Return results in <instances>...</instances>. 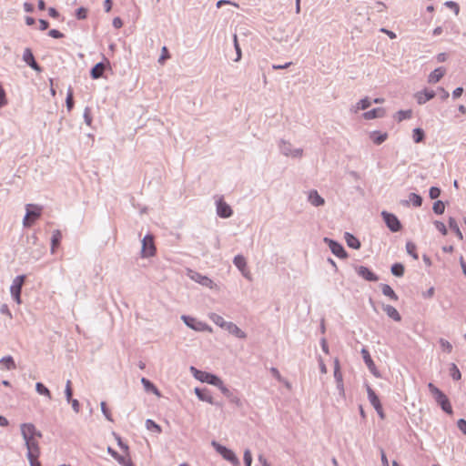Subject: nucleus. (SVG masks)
<instances>
[{
    "label": "nucleus",
    "mask_w": 466,
    "mask_h": 466,
    "mask_svg": "<svg viewBox=\"0 0 466 466\" xmlns=\"http://www.w3.org/2000/svg\"><path fill=\"white\" fill-rule=\"evenodd\" d=\"M428 388L433 395L436 402L441 407L442 410L451 414L452 412V408L447 396L431 382L428 384Z\"/></svg>",
    "instance_id": "nucleus-1"
},
{
    "label": "nucleus",
    "mask_w": 466,
    "mask_h": 466,
    "mask_svg": "<svg viewBox=\"0 0 466 466\" xmlns=\"http://www.w3.org/2000/svg\"><path fill=\"white\" fill-rule=\"evenodd\" d=\"M278 147L280 154L287 157L301 158L304 152L300 147L294 148L289 141L283 138L278 141Z\"/></svg>",
    "instance_id": "nucleus-2"
},
{
    "label": "nucleus",
    "mask_w": 466,
    "mask_h": 466,
    "mask_svg": "<svg viewBox=\"0 0 466 466\" xmlns=\"http://www.w3.org/2000/svg\"><path fill=\"white\" fill-rule=\"evenodd\" d=\"M211 445L218 453H219L226 461H229L233 466L240 465L238 458L230 449L219 444L216 441H212Z\"/></svg>",
    "instance_id": "nucleus-3"
},
{
    "label": "nucleus",
    "mask_w": 466,
    "mask_h": 466,
    "mask_svg": "<svg viewBox=\"0 0 466 466\" xmlns=\"http://www.w3.org/2000/svg\"><path fill=\"white\" fill-rule=\"evenodd\" d=\"M181 319L188 328L195 331H212V328L207 323L200 321L191 316L182 315Z\"/></svg>",
    "instance_id": "nucleus-4"
},
{
    "label": "nucleus",
    "mask_w": 466,
    "mask_h": 466,
    "mask_svg": "<svg viewBox=\"0 0 466 466\" xmlns=\"http://www.w3.org/2000/svg\"><path fill=\"white\" fill-rule=\"evenodd\" d=\"M156 253V247L154 238L152 235L147 234L142 239L141 257L150 258Z\"/></svg>",
    "instance_id": "nucleus-5"
},
{
    "label": "nucleus",
    "mask_w": 466,
    "mask_h": 466,
    "mask_svg": "<svg viewBox=\"0 0 466 466\" xmlns=\"http://www.w3.org/2000/svg\"><path fill=\"white\" fill-rule=\"evenodd\" d=\"M381 217L391 232H398L401 229L400 221L394 214L388 211H382Z\"/></svg>",
    "instance_id": "nucleus-6"
},
{
    "label": "nucleus",
    "mask_w": 466,
    "mask_h": 466,
    "mask_svg": "<svg viewBox=\"0 0 466 466\" xmlns=\"http://www.w3.org/2000/svg\"><path fill=\"white\" fill-rule=\"evenodd\" d=\"M25 279V275L16 276L13 279L12 285L10 287L11 295H12L13 299L18 304L21 303L20 295H21L22 286L24 284Z\"/></svg>",
    "instance_id": "nucleus-7"
},
{
    "label": "nucleus",
    "mask_w": 466,
    "mask_h": 466,
    "mask_svg": "<svg viewBox=\"0 0 466 466\" xmlns=\"http://www.w3.org/2000/svg\"><path fill=\"white\" fill-rule=\"evenodd\" d=\"M25 446L27 450L26 458L27 459H35L39 458L41 455V449L39 445V441L36 439H32L30 441H25Z\"/></svg>",
    "instance_id": "nucleus-8"
},
{
    "label": "nucleus",
    "mask_w": 466,
    "mask_h": 466,
    "mask_svg": "<svg viewBox=\"0 0 466 466\" xmlns=\"http://www.w3.org/2000/svg\"><path fill=\"white\" fill-rule=\"evenodd\" d=\"M324 241L325 243L328 244L330 251L338 258H346L348 257L346 250L344 249L343 246L340 243L329 238H325Z\"/></svg>",
    "instance_id": "nucleus-9"
},
{
    "label": "nucleus",
    "mask_w": 466,
    "mask_h": 466,
    "mask_svg": "<svg viewBox=\"0 0 466 466\" xmlns=\"http://www.w3.org/2000/svg\"><path fill=\"white\" fill-rule=\"evenodd\" d=\"M233 264L238 268V269L241 272L242 276L248 280H251V273L247 268V261L244 256L238 254L234 257Z\"/></svg>",
    "instance_id": "nucleus-10"
},
{
    "label": "nucleus",
    "mask_w": 466,
    "mask_h": 466,
    "mask_svg": "<svg viewBox=\"0 0 466 466\" xmlns=\"http://www.w3.org/2000/svg\"><path fill=\"white\" fill-rule=\"evenodd\" d=\"M354 269L359 277L367 281L375 282L379 280V277L365 266L356 265L354 266Z\"/></svg>",
    "instance_id": "nucleus-11"
},
{
    "label": "nucleus",
    "mask_w": 466,
    "mask_h": 466,
    "mask_svg": "<svg viewBox=\"0 0 466 466\" xmlns=\"http://www.w3.org/2000/svg\"><path fill=\"white\" fill-rule=\"evenodd\" d=\"M188 277L195 282H197L204 287L213 289L215 286V283L211 279H209L207 276L201 275L198 272L190 270L188 273Z\"/></svg>",
    "instance_id": "nucleus-12"
},
{
    "label": "nucleus",
    "mask_w": 466,
    "mask_h": 466,
    "mask_svg": "<svg viewBox=\"0 0 466 466\" xmlns=\"http://www.w3.org/2000/svg\"><path fill=\"white\" fill-rule=\"evenodd\" d=\"M218 388L221 393L229 400V402L235 404L237 407H242L243 403L239 397L235 392L230 390L227 386H225L223 381Z\"/></svg>",
    "instance_id": "nucleus-13"
},
{
    "label": "nucleus",
    "mask_w": 466,
    "mask_h": 466,
    "mask_svg": "<svg viewBox=\"0 0 466 466\" xmlns=\"http://www.w3.org/2000/svg\"><path fill=\"white\" fill-rule=\"evenodd\" d=\"M217 215L222 218H230L233 214L232 208L221 198L216 202Z\"/></svg>",
    "instance_id": "nucleus-14"
},
{
    "label": "nucleus",
    "mask_w": 466,
    "mask_h": 466,
    "mask_svg": "<svg viewBox=\"0 0 466 466\" xmlns=\"http://www.w3.org/2000/svg\"><path fill=\"white\" fill-rule=\"evenodd\" d=\"M360 353L362 355L363 360H364L366 366L368 367L369 370L376 378H380V373L377 370L376 365H375L374 361L372 360V359H371V357L370 355L369 350L367 349H365V348H362Z\"/></svg>",
    "instance_id": "nucleus-15"
},
{
    "label": "nucleus",
    "mask_w": 466,
    "mask_h": 466,
    "mask_svg": "<svg viewBox=\"0 0 466 466\" xmlns=\"http://www.w3.org/2000/svg\"><path fill=\"white\" fill-rule=\"evenodd\" d=\"M23 61L29 66L32 69L35 71L40 72L41 67L36 63L34 55L32 53V50L30 48H25L23 53Z\"/></svg>",
    "instance_id": "nucleus-16"
},
{
    "label": "nucleus",
    "mask_w": 466,
    "mask_h": 466,
    "mask_svg": "<svg viewBox=\"0 0 466 466\" xmlns=\"http://www.w3.org/2000/svg\"><path fill=\"white\" fill-rule=\"evenodd\" d=\"M198 380L201 382H206L216 387H218L222 382V380L219 377L206 371H202V373H200V377H198Z\"/></svg>",
    "instance_id": "nucleus-17"
},
{
    "label": "nucleus",
    "mask_w": 466,
    "mask_h": 466,
    "mask_svg": "<svg viewBox=\"0 0 466 466\" xmlns=\"http://www.w3.org/2000/svg\"><path fill=\"white\" fill-rule=\"evenodd\" d=\"M436 96V93L433 90H429L427 88L417 92L415 94V98L419 105H423L429 100L432 99Z\"/></svg>",
    "instance_id": "nucleus-18"
},
{
    "label": "nucleus",
    "mask_w": 466,
    "mask_h": 466,
    "mask_svg": "<svg viewBox=\"0 0 466 466\" xmlns=\"http://www.w3.org/2000/svg\"><path fill=\"white\" fill-rule=\"evenodd\" d=\"M20 431L24 441H30L34 439L35 425L30 422L22 423L20 425Z\"/></svg>",
    "instance_id": "nucleus-19"
},
{
    "label": "nucleus",
    "mask_w": 466,
    "mask_h": 466,
    "mask_svg": "<svg viewBox=\"0 0 466 466\" xmlns=\"http://www.w3.org/2000/svg\"><path fill=\"white\" fill-rule=\"evenodd\" d=\"M308 201L313 207H321L325 204V199L315 189H312L309 192Z\"/></svg>",
    "instance_id": "nucleus-20"
},
{
    "label": "nucleus",
    "mask_w": 466,
    "mask_h": 466,
    "mask_svg": "<svg viewBox=\"0 0 466 466\" xmlns=\"http://www.w3.org/2000/svg\"><path fill=\"white\" fill-rule=\"evenodd\" d=\"M446 69L442 66L434 69L428 76V82L430 84L438 83L445 75Z\"/></svg>",
    "instance_id": "nucleus-21"
},
{
    "label": "nucleus",
    "mask_w": 466,
    "mask_h": 466,
    "mask_svg": "<svg viewBox=\"0 0 466 466\" xmlns=\"http://www.w3.org/2000/svg\"><path fill=\"white\" fill-rule=\"evenodd\" d=\"M386 111L382 107H377L373 108L371 110H369L367 112L363 113V117L367 120L374 119V118H380L385 116Z\"/></svg>",
    "instance_id": "nucleus-22"
},
{
    "label": "nucleus",
    "mask_w": 466,
    "mask_h": 466,
    "mask_svg": "<svg viewBox=\"0 0 466 466\" xmlns=\"http://www.w3.org/2000/svg\"><path fill=\"white\" fill-rule=\"evenodd\" d=\"M107 452L117 461L119 464L122 466H133L130 459L127 458L126 456L118 454L115 450H113L111 447L107 448Z\"/></svg>",
    "instance_id": "nucleus-23"
},
{
    "label": "nucleus",
    "mask_w": 466,
    "mask_h": 466,
    "mask_svg": "<svg viewBox=\"0 0 466 466\" xmlns=\"http://www.w3.org/2000/svg\"><path fill=\"white\" fill-rule=\"evenodd\" d=\"M225 329L238 339H246L247 338V334L242 329H240L235 323L231 322V321L228 322Z\"/></svg>",
    "instance_id": "nucleus-24"
},
{
    "label": "nucleus",
    "mask_w": 466,
    "mask_h": 466,
    "mask_svg": "<svg viewBox=\"0 0 466 466\" xmlns=\"http://www.w3.org/2000/svg\"><path fill=\"white\" fill-rule=\"evenodd\" d=\"M106 69V65L103 62L96 64L90 71V76L93 79H98L103 76Z\"/></svg>",
    "instance_id": "nucleus-25"
},
{
    "label": "nucleus",
    "mask_w": 466,
    "mask_h": 466,
    "mask_svg": "<svg viewBox=\"0 0 466 466\" xmlns=\"http://www.w3.org/2000/svg\"><path fill=\"white\" fill-rule=\"evenodd\" d=\"M383 310L388 315L389 318L392 319L395 321H400L401 316L399 311L391 305H383Z\"/></svg>",
    "instance_id": "nucleus-26"
},
{
    "label": "nucleus",
    "mask_w": 466,
    "mask_h": 466,
    "mask_svg": "<svg viewBox=\"0 0 466 466\" xmlns=\"http://www.w3.org/2000/svg\"><path fill=\"white\" fill-rule=\"evenodd\" d=\"M367 393H368V399L370 402V404L373 406L374 409H380L381 403L380 401L379 397L375 393V391L367 385Z\"/></svg>",
    "instance_id": "nucleus-27"
},
{
    "label": "nucleus",
    "mask_w": 466,
    "mask_h": 466,
    "mask_svg": "<svg viewBox=\"0 0 466 466\" xmlns=\"http://www.w3.org/2000/svg\"><path fill=\"white\" fill-rule=\"evenodd\" d=\"M344 238H345L347 245L350 248H354V249H359L360 248V240L355 236H353L351 233L345 232Z\"/></svg>",
    "instance_id": "nucleus-28"
},
{
    "label": "nucleus",
    "mask_w": 466,
    "mask_h": 466,
    "mask_svg": "<svg viewBox=\"0 0 466 466\" xmlns=\"http://www.w3.org/2000/svg\"><path fill=\"white\" fill-rule=\"evenodd\" d=\"M195 393L200 400L206 401L209 404H214L213 397L210 395V393L207 390H200L198 388H196Z\"/></svg>",
    "instance_id": "nucleus-29"
},
{
    "label": "nucleus",
    "mask_w": 466,
    "mask_h": 466,
    "mask_svg": "<svg viewBox=\"0 0 466 466\" xmlns=\"http://www.w3.org/2000/svg\"><path fill=\"white\" fill-rule=\"evenodd\" d=\"M0 365H3L2 369L6 370H12L16 368L15 362L12 356H5L0 360Z\"/></svg>",
    "instance_id": "nucleus-30"
},
{
    "label": "nucleus",
    "mask_w": 466,
    "mask_h": 466,
    "mask_svg": "<svg viewBox=\"0 0 466 466\" xmlns=\"http://www.w3.org/2000/svg\"><path fill=\"white\" fill-rule=\"evenodd\" d=\"M371 103H372L371 100L368 96H366V97L360 99L356 104V106H352V108L350 110L353 113H357L359 110H365L370 106Z\"/></svg>",
    "instance_id": "nucleus-31"
},
{
    "label": "nucleus",
    "mask_w": 466,
    "mask_h": 466,
    "mask_svg": "<svg viewBox=\"0 0 466 466\" xmlns=\"http://www.w3.org/2000/svg\"><path fill=\"white\" fill-rule=\"evenodd\" d=\"M25 208H26V212L31 213L30 218L33 220H35L36 218H38L41 216L42 208L37 205L27 204L25 206Z\"/></svg>",
    "instance_id": "nucleus-32"
},
{
    "label": "nucleus",
    "mask_w": 466,
    "mask_h": 466,
    "mask_svg": "<svg viewBox=\"0 0 466 466\" xmlns=\"http://www.w3.org/2000/svg\"><path fill=\"white\" fill-rule=\"evenodd\" d=\"M381 292L384 296L390 298L391 300L397 301L399 297L392 289V288L388 284H380Z\"/></svg>",
    "instance_id": "nucleus-33"
},
{
    "label": "nucleus",
    "mask_w": 466,
    "mask_h": 466,
    "mask_svg": "<svg viewBox=\"0 0 466 466\" xmlns=\"http://www.w3.org/2000/svg\"><path fill=\"white\" fill-rule=\"evenodd\" d=\"M62 239V234L60 230L56 229L53 231L51 238V253L54 254L56 252V248L59 246L60 241Z\"/></svg>",
    "instance_id": "nucleus-34"
},
{
    "label": "nucleus",
    "mask_w": 466,
    "mask_h": 466,
    "mask_svg": "<svg viewBox=\"0 0 466 466\" xmlns=\"http://www.w3.org/2000/svg\"><path fill=\"white\" fill-rule=\"evenodd\" d=\"M370 139L376 145L382 144L388 137L387 133H381L380 131H373L370 135Z\"/></svg>",
    "instance_id": "nucleus-35"
},
{
    "label": "nucleus",
    "mask_w": 466,
    "mask_h": 466,
    "mask_svg": "<svg viewBox=\"0 0 466 466\" xmlns=\"http://www.w3.org/2000/svg\"><path fill=\"white\" fill-rule=\"evenodd\" d=\"M141 383L143 384L146 391L152 392L157 396H160V391L149 380L142 378Z\"/></svg>",
    "instance_id": "nucleus-36"
},
{
    "label": "nucleus",
    "mask_w": 466,
    "mask_h": 466,
    "mask_svg": "<svg viewBox=\"0 0 466 466\" xmlns=\"http://www.w3.org/2000/svg\"><path fill=\"white\" fill-rule=\"evenodd\" d=\"M410 203L414 207H420L422 204V198L416 193H410L409 195V200L402 202V204L408 206Z\"/></svg>",
    "instance_id": "nucleus-37"
},
{
    "label": "nucleus",
    "mask_w": 466,
    "mask_h": 466,
    "mask_svg": "<svg viewBox=\"0 0 466 466\" xmlns=\"http://www.w3.org/2000/svg\"><path fill=\"white\" fill-rule=\"evenodd\" d=\"M209 319L216 324L218 325V327L222 328L225 329L227 324L228 321H226L223 317H221L220 315L217 314V313H210L208 315Z\"/></svg>",
    "instance_id": "nucleus-38"
},
{
    "label": "nucleus",
    "mask_w": 466,
    "mask_h": 466,
    "mask_svg": "<svg viewBox=\"0 0 466 466\" xmlns=\"http://www.w3.org/2000/svg\"><path fill=\"white\" fill-rule=\"evenodd\" d=\"M425 137V133L422 128L416 127L413 129L412 138L415 143H420Z\"/></svg>",
    "instance_id": "nucleus-39"
},
{
    "label": "nucleus",
    "mask_w": 466,
    "mask_h": 466,
    "mask_svg": "<svg viewBox=\"0 0 466 466\" xmlns=\"http://www.w3.org/2000/svg\"><path fill=\"white\" fill-rule=\"evenodd\" d=\"M35 390L38 394L44 395L47 397L49 400L51 399L50 390L41 382H37L35 384Z\"/></svg>",
    "instance_id": "nucleus-40"
},
{
    "label": "nucleus",
    "mask_w": 466,
    "mask_h": 466,
    "mask_svg": "<svg viewBox=\"0 0 466 466\" xmlns=\"http://www.w3.org/2000/svg\"><path fill=\"white\" fill-rule=\"evenodd\" d=\"M411 115H412V111L410 109L409 110H399L396 115H395V118L400 122L404 119H409L411 117Z\"/></svg>",
    "instance_id": "nucleus-41"
},
{
    "label": "nucleus",
    "mask_w": 466,
    "mask_h": 466,
    "mask_svg": "<svg viewBox=\"0 0 466 466\" xmlns=\"http://www.w3.org/2000/svg\"><path fill=\"white\" fill-rule=\"evenodd\" d=\"M449 226L452 229L460 239L463 238L462 233L459 228L456 220L453 218H449Z\"/></svg>",
    "instance_id": "nucleus-42"
},
{
    "label": "nucleus",
    "mask_w": 466,
    "mask_h": 466,
    "mask_svg": "<svg viewBox=\"0 0 466 466\" xmlns=\"http://www.w3.org/2000/svg\"><path fill=\"white\" fill-rule=\"evenodd\" d=\"M391 273L396 277H402L404 274V267L400 263H395L391 266Z\"/></svg>",
    "instance_id": "nucleus-43"
},
{
    "label": "nucleus",
    "mask_w": 466,
    "mask_h": 466,
    "mask_svg": "<svg viewBox=\"0 0 466 466\" xmlns=\"http://www.w3.org/2000/svg\"><path fill=\"white\" fill-rule=\"evenodd\" d=\"M406 251L409 255H410L414 259H418L419 256L416 252V245L410 241L406 243Z\"/></svg>",
    "instance_id": "nucleus-44"
},
{
    "label": "nucleus",
    "mask_w": 466,
    "mask_h": 466,
    "mask_svg": "<svg viewBox=\"0 0 466 466\" xmlns=\"http://www.w3.org/2000/svg\"><path fill=\"white\" fill-rule=\"evenodd\" d=\"M334 379L336 380V383L343 381V377L342 373L340 372V367L338 360H335L334 364Z\"/></svg>",
    "instance_id": "nucleus-45"
},
{
    "label": "nucleus",
    "mask_w": 466,
    "mask_h": 466,
    "mask_svg": "<svg viewBox=\"0 0 466 466\" xmlns=\"http://www.w3.org/2000/svg\"><path fill=\"white\" fill-rule=\"evenodd\" d=\"M432 209L435 214L441 215L445 210V205L441 200H437L434 202Z\"/></svg>",
    "instance_id": "nucleus-46"
},
{
    "label": "nucleus",
    "mask_w": 466,
    "mask_h": 466,
    "mask_svg": "<svg viewBox=\"0 0 466 466\" xmlns=\"http://www.w3.org/2000/svg\"><path fill=\"white\" fill-rule=\"evenodd\" d=\"M146 427L149 431H155L158 433L161 432V427L150 419L146 420Z\"/></svg>",
    "instance_id": "nucleus-47"
},
{
    "label": "nucleus",
    "mask_w": 466,
    "mask_h": 466,
    "mask_svg": "<svg viewBox=\"0 0 466 466\" xmlns=\"http://www.w3.org/2000/svg\"><path fill=\"white\" fill-rule=\"evenodd\" d=\"M66 107H67V109L69 111L74 106L73 91H72L71 87H69L68 90H67L66 98Z\"/></svg>",
    "instance_id": "nucleus-48"
},
{
    "label": "nucleus",
    "mask_w": 466,
    "mask_h": 466,
    "mask_svg": "<svg viewBox=\"0 0 466 466\" xmlns=\"http://www.w3.org/2000/svg\"><path fill=\"white\" fill-rule=\"evenodd\" d=\"M451 376L454 380H459L461 378V371L455 364H451Z\"/></svg>",
    "instance_id": "nucleus-49"
},
{
    "label": "nucleus",
    "mask_w": 466,
    "mask_h": 466,
    "mask_svg": "<svg viewBox=\"0 0 466 466\" xmlns=\"http://www.w3.org/2000/svg\"><path fill=\"white\" fill-rule=\"evenodd\" d=\"M100 406H101V411L104 414V416L106 417V419L109 421H113L112 415H111L110 411L108 410V409L106 408V402L102 401L100 403Z\"/></svg>",
    "instance_id": "nucleus-50"
},
{
    "label": "nucleus",
    "mask_w": 466,
    "mask_h": 466,
    "mask_svg": "<svg viewBox=\"0 0 466 466\" xmlns=\"http://www.w3.org/2000/svg\"><path fill=\"white\" fill-rule=\"evenodd\" d=\"M234 47L237 53V57L235 59L236 62L239 61L241 59V49L238 42L237 35H234Z\"/></svg>",
    "instance_id": "nucleus-51"
},
{
    "label": "nucleus",
    "mask_w": 466,
    "mask_h": 466,
    "mask_svg": "<svg viewBox=\"0 0 466 466\" xmlns=\"http://www.w3.org/2000/svg\"><path fill=\"white\" fill-rule=\"evenodd\" d=\"M86 15H87V9L86 8L79 7L78 9H76V16L77 19H79V20L86 19Z\"/></svg>",
    "instance_id": "nucleus-52"
},
{
    "label": "nucleus",
    "mask_w": 466,
    "mask_h": 466,
    "mask_svg": "<svg viewBox=\"0 0 466 466\" xmlns=\"http://www.w3.org/2000/svg\"><path fill=\"white\" fill-rule=\"evenodd\" d=\"M441 195V189L437 187H431L429 191V196L431 199H436Z\"/></svg>",
    "instance_id": "nucleus-53"
},
{
    "label": "nucleus",
    "mask_w": 466,
    "mask_h": 466,
    "mask_svg": "<svg viewBox=\"0 0 466 466\" xmlns=\"http://www.w3.org/2000/svg\"><path fill=\"white\" fill-rule=\"evenodd\" d=\"M243 459H244L245 466H251V463H252V455H251V452H250V451H249V450H246V451H244Z\"/></svg>",
    "instance_id": "nucleus-54"
},
{
    "label": "nucleus",
    "mask_w": 466,
    "mask_h": 466,
    "mask_svg": "<svg viewBox=\"0 0 466 466\" xmlns=\"http://www.w3.org/2000/svg\"><path fill=\"white\" fill-rule=\"evenodd\" d=\"M440 344L441 346V348L446 350L448 353L451 352L452 350V345L446 339H440Z\"/></svg>",
    "instance_id": "nucleus-55"
},
{
    "label": "nucleus",
    "mask_w": 466,
    "mask_h": 466,
    "mask_svg": "<svg viewBox=\"0 0 466 466\" xmlns=\"http://www.w3.org/2000/svg\"><path fill=\"white\" fill-rule=\"evenodd\" d=\"M434 225L436 227V228L443 235H447V228H446V226L444 225V223H442L441 221H438L436 220L434 222Z\"/></svg>",
    "instance_id": "nucleus-56"
},
{
    "label": "nucleus",
    "mask_w": 466,
    "mask_h": 466,
    "mask_svg": "<svg viewBox=\"0 0 466 466\" xmlns=\"http://www.w3.org/2000/svg\"><path fill=\"white\" fill-rule=\"evenodd\" d=\"M90 108L89 107H86L85 110H84V119H85V123L87 125V126H90L91 123H92V117H91V115H90Z\"/></svg>",
    "instance_id": "nucleus-57"
},
{
    "label": "nucleus",
    "mask_w": 466,
    "mask_h": 466,
    "mask_svg": "<svg viewBox=\"0 0 466 466\" xmlns=\"http://www.w3.org/2000/svg\"><path fill=\"white\" fill-rule=\"evenodd\" d=\"M30 212H26L25 213V216L24 217V219H23V225L24 227L25 228H29L32 226V224L34 223L35 220H33L31 218H30Z\"/></svg>",
    "instance_id": "nucleus-58"
},
{
    "label": "nucleus",
    "mask_w": 466,
    "mask_h": 466,
    "mask_svg": "<svg viewBox=\"0 0 466 466\" xmlns=\"http://www.w3.org/2000/svg\"><path fill=\"white\" fill-rule=\"evenodd\" d=\"M169 57L167 48L166 46L162 47L161 56L158 58V63L162 64L166 59Z\"/></svg>",
    "instance_id": "nucleus-59"
},
{
    "label": "nucleus",
    "mask_w": 466,
    "mask_h": 466,
    "mask_svg": "<svg viewBox=\"0 0 466 466\" xmlns=\"http://www.w3.org/2000/svg\"><path fill=\"white\" fill-rule=\"evenodd\" d=\"M445 5L448 6V7H451V9H453L454 13L456 15L459 14V11H460V7H459V5L453 1H447L445 3Z\"/></svg>",
    "instance_id": "nucleus-60"
},
{
    "label": "nucleus",
    "mask_w": 466,
    "mask_h": 466,
    "mask_svg": "<svg viewBox=\"0 0 466 466\" xmlns=\"http://www.w3.org/2000/svg\"><path fill=\"white\" fill-rule=\"evenodd\" d=\"M457 427L463 434H466V420L464 419H460L457 421Z\"/></svg>",
    "instance_id": "nucleus-61"
},
{
    "label": "nucleus",
    "mask_w": 466,
    "mask_h": 466,
    "mask_svg": "<svg viewBox=\"0 0 466 466\" xmlns=\"http://www.w3.org/2000/svg\"><path fill=\"white\" fill-rule=\"evenodd\" d=\"M271 374L279 380V381H284V378L279 373V370L275 367L270 368Z\"/></svg>",
    "instance_id": "nucleus-62"
},
{
    "label": "nucleus",
    "mask_w": 466,
    "mask_h": 466,
    "mask_svg": "<svg viewBox=\"0 0 466 466\" xmlns=\"http://www.w3.org/2000/svg\"><path fill=\"white\" fill-rule=\"evenodd\" d=\"M48 35L53 37V38H62L64 37V35L56 30V29H51L49 32H48Z\"/></svg>",
    "instance_id": "nucleus-63"
},
{
    "label": "nucleus",
    "mask_w": 466,
    "mask_h": 466,
    "mask_svg": "<svg viewBox=\"0 0 466 466\" xmlns=\"http://www.w3.org/2000/svg\"><path fill=\"white\" fill-rule=\"evenodd\" d=\"M69 402L71 403L74 411L78 413L80 410L79 401L76 399H72Z\"/></svg>",
    "instance_id": "nucleus-64"
}]
</instances>
